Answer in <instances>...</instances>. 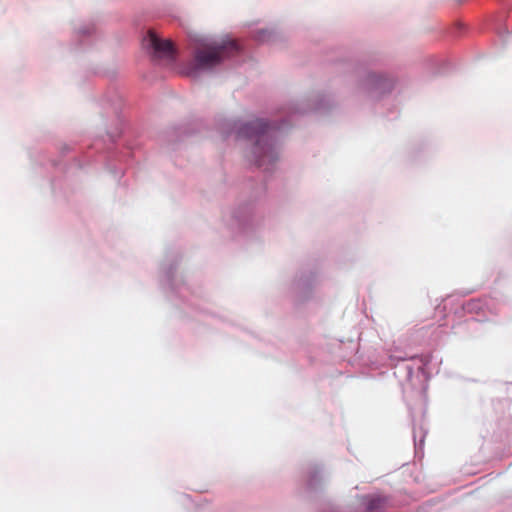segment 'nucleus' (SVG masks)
I'll return each mask as SVG.
<instances>
[{
  "label": "nucleus",
  "mask_w": 512,
  "mask_h": 512,
  "mask_svg": "<svg viewBox=\"0 0 512 512\" xmlns=\"http://www.w3.org/2000/svg\"><path fill=\"white\" fill-rule=\"evenodd\" d=\"M238 52L239 46L232 39L221 41L196 40L194 44V62L199 69H211Z\"/></svg>",
  "instance_id": "obj_1"
},
{
  "label": "nucleus",
  "mask_w": 512,
  "mask_h": 512,
  "mask_svg": "<svg viewBox=\"0 0 512 512\" xmlns=\"http://www.w3.org/2000/svg\"><path fill=\"white\" fill-rule=\"evenodd\" d=\"M144 44L153 49L157 57L172 58L174 55V46L170 40H163L157 34L150 30L144 38Z\"/></svg>",
  "instance_id": "obj_3"
},
{
  "label": "nucleus",
  "mask_w": 512,
  "mask_h": 512,
  "mask_svg": "<svg viewBox=\"0 0 512 512\" xmlns=\"http://www.w3.org/2000/svg\"><path fill=\"white\" fill-rule=\"evenodd\" d=\"M384 506V500L379 497H372L367 502V512H378Z\"/></svg>",
  "instance_id": "obj_4"
},
{
  "label": "nucleus",
  "mask_w": 512,
  "mask_h": 512,
  "mask_svg": "<svg viewBox=\"0 0 512 512\" xmlns=\"http://www.w3.org/2000/svg\"><path fill=\"white\" fill-rule=\"evenodd\" d=\"M270 126L261 119L244 124L239 134L248 138H256L253 147L254 161L259 167L272 164L277 160V152L268 134Z\"/></svg>",
  "instance_id": "obj_2"
}]
</instances>
